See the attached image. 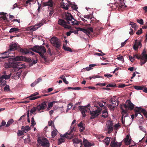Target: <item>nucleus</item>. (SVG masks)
I'll return each instance as SVG.
<instances>
[{
    "label": "nucleus",
    "instance_id": "2",
    "mask_svg": "<svg viewBox=\"0 0 147 147\" xmlns=\"http://www.w3.org/2000/svg\"><path fill=\"white\" fill-rule=\"evenodd\" d=\"M31 49L33 51L38 53L40 56L45 62L47 61V57L44 55V53L46 51V49L44 46H38L36 45Z\"/></svg>",
    "mask_w": 147,
    "mask_h": 147
},
{
    "label": "nucleus",
    "instance_id": "60",
    "mask_svg": "<svg viewBox=\"0 0 147 147\" xmlns=\"http://www.w3.org/2000/svg\"><path fill=\"white\" fill-rule=\"evenodd\" d=\"M36 124V123L35 121H34V119L33 117H32L31 118V125H32L33 126H34Z\"/></svg>",
    "mask_w": 147,
    "mask_h": 147
},
{
    "label": "nucleus",
    "instance_id": "13",
    "mask_svg": "<svg viewBox=\"0 0 147 147\" xmlns=\"http://www.w3.org/2000/svg\"><path fill=\"white\" fill-rule=\"evenodd\" d=\"M116 140L115 139L111 142L110 147H120L122 144V142H120L118 143L117 142H116Z\"/></svg>",
    "mask_w": 147,
    "mask_h": 147
},
{
    "label": "nucleus",
    "instance_id": "46",
    "mask_svg": "<svg viewBox=\"0 0 147 147\" xmlns=\"http://www.w3.org/2000/svg\"><path fill=\"white\" fill-rule=\"evenodd\" d=\"M57 131L53 130L51 132V136L52 138H54L57 134Z\"/></svg>",
    "mask_w": 147,
    "mask_h": 147
},
{
    "label": "nucleus",
    "instance_id": "45",
    "mask_svg": "<svg viewBox=\"0 0 147 147\" xmlns=\"http://www.w3.org/2000/svg\"><path fill=\"white\" fill-rule=\"evenodd\" d=\"M106 87L107 88H108V87H113V88H114V87H117V86H116V84L115 83H113V84L110 83V84L107 85L106 86Z\"/></svg>",
    "mask_w": 147,
    "mask_h": 147
},
{
    "label": "nucleus",
    "instance_id": "14",
    "mask_svg": "<svg viewBox=\"0 0 147 147\" xmlns=\"http://www.w3.org/2000/svg\"><path fill=\"white\" fill-rule=\"evenodd\" d=\"M39 93L37 92H36L32 94L30 96L28 97L27 98H29L30 100H33L37 98H40L42 97V96H35L38 95Z\"/></svg>",
    "mask_w": 147,
    "mask_h": 147
},
{
    "label": "nucleus",
    "instance_id": "25",
    "mask_svg": "<svg viewBox=\"0 0 147 147\" xmlns=\"http://www.w3.org/2000/svg\"><path fill=\"white\" fill-rule=\"evenodd\" d=\"M4 76L1 75H0V83L2 86H5L6 84V81H4Z\"/></svg>",
    "mask_w": 147,
    "mask_h": 147
},
{
    "label": "nucleus",
    "instance_id": "58",
    "mask_svg": "<svg viewBox=\"0 0 147 147\" xmlns=\"http://www.w3.org/2000/svg\"><path fill=\"white\" fill-rule=\"evenodd\" d=\"M87 30L88 32V33H87L88 34H90V32H93V29L91 27L88 28Z\"/></svg>",
    "mask_w": 147,
    "mask_h": 147
},
{
    "label": "nucleus",
    "instance_id": "38",
    "mask_svg": "<svg viewBox=\"0 0 147 147\" xmlns=\"http://www.w3.org/2000/svg\"><path fill=\"white\" fill-rule=\"evenodd\" d=\"M13 120L12 119H10L7 122V124L6 125V127H8L10 125L13 123Z\"/></svg>",
    "mask_w": 147,
    "mask_h": 147
},
{
    "label": "nucleus",
    "instance_id": "52",
    "mask_svg": "<svg viewBox=\"0 0 147 147\" xmlns=\"http://www.w3.org/2000/svg\"><path fill=\"white\" fill-rule=\"evenodd\" d=\"M73 106V104L71 103H69L67 107V109L66 110V112H67L68 111L72 108Z\"/></svg>",
    "mask_w": 147,
    "mask_h": 147
},
{
    "label": "nucleus",
    "instance_id": "36",
    "mask_svg": "<svg viewBox=\"0 0 147 147\" xmlns=\"http://www.w3.org/2000/svg\"><path fill=\"white\" fill-rule=\"evenodd\" d=\"M19 29L18 28H11L9 31V32L10 33H12L14 32H15V33H17V32L19 31Z\"/></svg>",
    "mask_w": 147,
    "mask_h": 147
},
{
    "label": "nucleus",
    "instance_id": "62",
    "mask_svg": "<svg viewBox=\"0 0 147 147\" xmlns=\"http://www.w3.org/2000/svg\"><path fill=\"white\" fill-rule=\"evenodd\" d=\"M4 66L5 67L7 68H10L11 67H12L10 66V65L9 63H5L4 64Z\"/></svg>",
    "mask_w": 147,
    "mask_h": 147
},
{
    "label": "nucleus",
    "instance_id": "54",
    "mask_svg": "<svg viewBox=\"0 0 147 147\" xmlns=\"http://www.w3.org/2000/svg\"><path fill=\"white\" fill-rule=\"evenodd\" d=\"M141 113H143L146 118H147V112L145 109H143Z\"/></svg>",
    "mask_w": 147,
    "mask_h": 147
},
{
    "label": "nucleus",
    "instance_id": "18",
    "mask_svg": "<svg viewBox=\"0 0 147 147\" xmlns=\"http://www.w3.org/2000/svg\"><path fill=\"white\" fill-rule=\"evenodd\" d=\"M72 141L74 144H79L80 147H81L82 145V141L81 140H79L78 138H75L73 139ZM75 147H78V146H75Z\"/></svg>",
    "mask_w": 147,
    "mask_h": 147
},
{
    "label": "nucleus",
    "instance_id": "33",
    "mask_svg": "<svg viewBox=\"0 0 147 147\" xmlns=\"http://www.w3.org/2000/svg\"><path fill=\"white\" fill-rule=\"evenodd\" d=\"M108 112L106 110H105L102 111V117H103L104 118H106L108 117Z\"/></svg>",
    "mask_w": 147,
    "mask_h": 147
},
{
    "label": "nucleus",
    "instance_id": "22",
    "mask_svg": "<svg viewBox=\"0 0 147 147\" xmlns=\"http://www.w3.org/2000/svg\"><path fill=\"white\" fill-rule=\"evenodd\" d=\"M53 3H54L52 0H49L48 2L43 3V5L45 6H49L51 7H53Z\"/></svg>",
    "mask_w": 147,
    "mask_h": 147
},
{
    "label": "nucleus",
    "instance_id": "31",
    "mask_svg": "<svg viewBox=\"0 0 147 147\" xmlns=\"http://www.w3.org/2000/svg\"><path fill=\"white\" fill-rule=\"evenodd\" d=\"M63 47L65 51H69L71 52H72L73 51L71 49L70 47H66V45H65V44H63Z\"/></svg>",
    "mask_w": 147,
    "mask_h": 147
},
{
    "label": "nucleus",
    "instance_id": "63",
    "mask_svg": "<svg viewBox=\"0 0 147 147\" xmlns=\"http://www.w3.org/2000/svg\"><path fill=\"white\" fill-rule=\"evenodd\" d=\"M142 33V30L141 28L140 29V30H138L136 32V34L138 35H140Z\"/></svg>",
    "mask_w": 147,
    "mask_h": 147
},
{
    "label": "nucleus",
    "instance_id": "1",
    "mask_svg": "<svg viewBox=\"0 0 147 147\" xmlns=\"http://www.w3.org/2000/svg\"><path fill=\"white\" fill-rule=\"evenodd\" d=\"M64 18L66 20L67 22H66L64 20L59 19L58 21V24L65 28H71V26H70L67 25V24H71V21H73L72 20L74 21H75L76 20L74 18L72 15L69 13H65Z\"/></svg>",
    "mask_w": 147,
    "mask_h": 147
},
{
    "label": "nucleus",
    "instance_id": "53",
    "mask_svg": "<svg viewBox=\"0 0 147 147\" xmlns=\"http://www.w3.org/2000/svg\"><path fill=\"white\" fill-rule=\"evenodd\" d=\"M70 5L71 8L74 10H76L78 8L77 5H72L71 3H70Z\"/></svg>",
    "mask_w": 147,
    "mask_h": 147
},
{
    "label": "nucleus",
    "instance_id": "23",
    "mask_svg": "<svg viewBox=\"0 0 147 147\" xmlns=\"http://www.w3.org/2000/svg\"><path fill=\"white\" fill-rule=\"evenodd\" d=\"M78 127L81 128L80 130V131L81 132L85 130V124H84L82 121L79 124H78Z\"/></svg>",
    "mask_w": 147,
    "mask_h": 147
},
{
    "label": "nucleus",
    "instance_id": "48",
    "mask_svg": "<svg viewBox=\"0 0 147 147\" xmlns=\"http://www.w3.org/2000/svg\"><path fill=\"white\" fill-rule=\"evenodd\" d=\"M129 25H131V27L134 29H136V27L137 26L136 24L133 22H130Z\"/></svg>",
    "mask_w": 147,
    "mask_h": 147
},
{
    "label": "nucleus",
    "instance_id": "64",
    "mask_svg": "<svg viewBox=\"0 0 147 147\" xmlns=\"http://www.w3.org/2000/svg\"><path fill=\"white\" fill-rule=\"evenodd\" d=\"M43 25V24L41 22H39L37 23L36 25L39 28Z\"/></svg>",
    "mask_w": 147,
    "mask_h": 147
},
{
    "label": "nucleus",
    "instance_id": "51",
    "mask_svg": "<svg viewBox=\"0 0 147 147\" xmlns=\"http://www.w3.org/2000/svg\"><path fill=\"white\" fill-rule=\"evenodd\" d=\"M75 21H76V22H75L74 21H71V24H72L73 25H78L80 22L77 21L76 20Z\"/></svg>",
    "mask_w": 147,
    "mask_h": 147
},
{
    "label": "nucleus",
    "instance_id": "5",
    "mask_svg": "<svg viewBox=\"0 0 147 147\" xmlns=\"http://www.w3.org/2000/svg\"><path fill=\"white\" fill-rule=\"evenodd\" d=\"M76 129L74 127H72L70 131H68L63 135V137L69 139H71L75 136L74 133Z\"/></svg>",
    "mask_w": 147,
    "mask_h": 147
},
{
    "label": "nucleus",
    "instance_id": "47",
    "mask_svg": "<svg viewBox=\"0 0 147 147\" xmlns=\"http://www.w3.org/2000/svg\"><path fill=\"white\" fill-rule=\"evenodd\" d=\"M84 17L85 18H87L88 19H89L91 20L92 18V15L90 14V15H84Z\"/></svg>",
    "mask_w": 147,
    "mask_h": 147
},
{
    "label": "nucleus",
    "instance_id": "15",
    "mask_svg": "<svg viewBox=\"0 0 147 147\" xmlns=\"http://www.w3.org/2000/svg\"><path fill=\"white\" fill-rule=\"evenodd\" d=\"M130 137V135H127L125 138L123 140L124 143L126 145H128L131 144V139Z\"/></svg>",
    "mask_w": 147,
    "mask_h": 147
},
{
    "label": "nucleus",
    "instance_id": "57",
    "mask_svg": "<svg viewBox=\"0 0 147 147\" xmlns=\"http://www.w3.org/2000/svg\"><path fill=\"white\" fill-rule=\"evenodd\" d=\"M128 85H125L123 84H118V86H117V87H118L119 88H123L126 86H128Z\"/></svg>",
    "mask_w": 147,
    "mask_h": 147
},
{
    "label": "nucleus",
    "instance_id": "44",
    "mask_svg": "<svg viewBox=\"0 0 147 147\" xmlns=\"http://www.w3.org/2000/svg\"><path fill=\"white\" fill-rule=\"evenodd\" d=\"M76 28L78 29L79 30L82 31L84 33H87L88 32V31H87V29H84V28H82L80 27Z\"/></svg>",
    "mask_w": 147,
    "mask_h": 147
},
{
    "label": "nucleus",
    "instance_id": "9",
    "mask_svg": "<svg viewBox=\"0 0 147 147\" xmlns=\"http://www.w3.org/2000/svg\"><path fill=\"white\" fill-rule=\"evenodd\" d=\"M18 49L16 44L15 43H12L9 46V48L4 52V54L9 52L14 51L15 50Z\"/></svg>",
    "mask_w": 147,
    "mask_h": 147
},
{
    "label": "nucleus",
    "instance_id": "8",
    "mask_svg": "<svg viewBox=\"0 0 147 147\" xmlns=\"http://www.w3.org/2000/svg\"><path fill=\"white\" fill-rule=\"evenodd\" d=\"M126 103V104L124 105V107L126 109L128 108L129 110H131L134 108V105L131 102L130 100H127Z\"/></svg>",
    "mask_w": 147,
    "mask_h": 147
},
{
    "label": "nucleus",
    "instance_id": "6",
    "mask_svg": "<svg viewBox=\"0 0 147 147\" xmlns=\"http://www.w3.org/2000/svg\"><path fill=\"white\" fill-rule=\"evenodd\" d=\"M101 108H98L97 110L92 111H90V114L91 117H90V119H94L97 117L99 114L100 112L102 110Z\"/></svg>",
    "mask_w": 147,
    "mask_h": 147
},
{
    "label": "nucleus",
    "instance_id": "59",
    "mask_svg": "<svg viewBox=\"0 0 147 147\" xmlns=\"http://www.w3.org/2000/svg\"><path fill=\"white\" fill-rule=\"evenodd\" d=\"M63 137H61L60 139H59V144H60L62 142H64L65 139L64 138V137L63 136Z\"/></svg>",
    "mask_w": 147,
    "mask_h": 147
},
{
    "label": "nucleus",
    "instance_id": "27",
    "mask_svg": "<svg viewBox=\"0 0 147 147\" xmlns=\"http://www.w3.org/2000/svg\"><path fill=\"white\" fill-rule=\"evenodd\" d=\"M19 50L24 54H26L29 53V51L26 49L19 48Z\"/></svg>",
    "mask_w": 147,
    "mask_h": 147
},
{
    "label": "nucleus",
    "instance_id": "37",
    "mask_svg": "<svg viewBox=\"0 0 147 147\" xmlns=\"http://www.w3.org/2000/svg\"><path fill=\"white\" fill-rule=\"evenodd\" d=\"M146 51L145 49H144L141 54V57H142V59H143L144 58H146V57H147V54H146Z\"/></svg>",
    "mask_w": 147,
    "mask_h": 147
},
{
    "label": "nucleus",
    "instance_id": "12",
    "mask_svg": "<svg viewBox=\"0 0 147 147\" xmlns=\"http://www.w3.org/2000/svg\"><path fill=\"white\" fill-rule=\"evenodd\" d=\"M24 65L21 64V63H17V62L16 64H15V66L12 70V71L13 70L15 71H18L20 69H22L24 66Z\"/></svg>",
    "mask_w": 147,
    "mask_h": 147
},
{
    "label": "nucleus",
    "instance_id": "41",
    "mask_svg": "<svg viewBox=\"0 0 147 147\" xmlns=\"http://www.w3.org/2000/svg\"><path fill=\"white\" fill-rule=\"evenodd\" d=\"M56 102V101H54L53 102H49L48 105V108L47 109H48L49 108L52 107L53 106V104H55Z\"/></svg>",
    "mask_w": 147,
    "mask_h": 147
},
{
    "label": "nucleus",
    "instance_id": "42",
    "mask_svg": "<svg viewBox=\"0 0 147 147\" xmlns=\"http://www.w3.org/2000/svg\"><path fill=\"white\" fill-rule=\"evenodd\" d=\"M124 104H122L120 105V109L122 111L121 113H124L125 114H126L127 111L124 110L123 108V106H124Z\"/></svg>",
    "mask_w": 147,
    "mask_h": 147
},
{
    "label": "nucleus",
    "instance_id": "24",
    "mask_svg": "<svg viewBox=\"0 0 147 147\" xmlns=\"http://www.w3.org/2000/svg\"><path fill=\"white\" fill-rule=\"evenodd\" d=\"M12 71L15 72L14 74H13V76H14L16 78H19L21 72V70H20L18 72V71H15L14 70Z\"/></svg>",
    "mask_w": 147,
    "mask_h": 147
},
{
    "label": "nucleus",
    "instance_id": "50",
    "mask_svg": "<svg viewBox=\"0 0 147 147\" xmlns=\"http://www.w3.org/2000/svg\"><path fill=\"white\" fill-rule=\"evenodd\" d=\"M135 89L138 90H142L143 89L144 87L141 86H134Z\"/></svg>",
    "mask_w": 147,
    "mask_h": 147
},
{
    "label": "nucleus",
    "instance_id": "21",
    "mask_svg": "<svg viewBox=\"0 0 147 147\" xmlns=\"http://www.w3.org/2000/svg\"><path fill=\"white\" fill-rule=\"evenodd\" d=\"M83 144L85 147H90L92 146V144L84 138H83Z\"/></svg>",
    "mask_w": 147,
    "mask_h": 147
},
{
    "label": "nucleus",
    "instance_id": "20",
    "mask_svg": "<svg viewBox=\"0 0 147 147\" xmlns=\"http://www.w3.org/2000/svg\"><path fill=\"white\" fill-rule=\"evenodd\" d=\"M113 123L112 122H110L108 125V133L109 134L111 133L113 130Z\"/></svg>",
    "mask_w": 147,
    "mask_h": 147
},
{
    "label": "nucleus",
    "instance_id": "4",
    "mask_svg": "<svg viewBox=\"0 0 147 147\" xmlns=\"http://www.w3.org/2000/svg\"><path fill=\"white\" fill-rule=\"evenodd\" d=\"M50 40L53 46L58 49L61 46V42L60 40L57 37L54 36L52 37Z\"/></svg>",
    "mask_w": 147,
    "mask_h": 147
},
{
    "label": "nucleus",
    "instance_id": "3",
    "mask_svg": "<svg viewBox=\"0 0 147 147\" xmlns=\"http://www.w3.org/2000/svg\"><path fill=\"white\" fill-rule=\"evenodd\" d=\"M47 101H45L42 102L41 104L37 105L36 107H33L30 110V112L31 114L35 112L37 110L38 113H41L42 111L45 109L47 107Z\"/></svg>",
    "mask_w": 147,
    "mask_h": 147
},
{
    "label": "nucleus",
    "instance_id": "17",
    "mask_svg": "<svg viewBox=\"0 0 147 147\" xmlns=\"http://www.w3.org/2000/svg\"><path fill=\"white\" fill-rule=\"evenodd\" d=\"M17 62L13 59V58H10L9 59L8 63L10 65V66L13 68Z\"/></svg>",
    "mask_w": 147,
    "mask_h": 147
},
{
    "label": "nucleus",
    "instance_id": "26",
    "mask_svg": "<svg viewBox=\"0 0 147 147\" xmlns=\"http://www.w3.org/2000/svg\"><path fill=\"white\" fill-rule=\"evenodd\" d=\"M21 129L24 132L26 133L27 131L30 130V128L28 125H26V126H22V127Z\"/></svg>",
    "mask_w": 147,
    "mask_h": 147
},
{
    "label": "nucleus",
    "instance_id": "34",
    "mask_svg": "<svg viewBox=\"0 0 147 147\" xmlns=\"http://www.w3.org/2000/svg\"><path fill=\"white\" fill-rule=\"evenodd\" d=\"M142 57H141V59H140V65H142L145 63L147 61V57H146V58H144L143 59H142Z\"/></svg>",
    "mask_w": 147,
    "mask_h": 147
},
{
    "label": "nucleus",
    "instance_id": "55",
    "mask_svg": "<svg viewBox=\"0 0 147 147\" xmlns=\"http://www.w3.org/2000/svg\"><path fill=\"white\" fill-rule=\"evenodd\" d=\"M106 103V102H104L103 101H101L99 102L98 103V105L99 106L102 107H104V105Z\"/></svg>",
    "mask_w": 147,
    "mask_h": 147
},
{
    "label": "nucleus",
    "instance_id": "40",
    "mask_svg": "<svg viewBox=\"0 0 147 147\" xmlns=\"http://www.w3.org/2000/svg\"><path fill=\"white\" fill-rule=\"evenodd\" d=\"M108 107L109 109L111 111H113L116 106H113L111 104H109L108 105Z\"/></svg>",
    "mask_w": 147,
    "mask_h": 147
},
{
    "label": "nucleus",
    "instance_id": "7",
    "mask_svg": "<svg viewBox=\"0 0 147 147\" xmlns=\"http://www.w3.org/2000/svg\"><path fill=\"white\" fill-rule=\"evenodd\" d=\"M90 107V104H89L88 105L85 107H83L82 106H79L80 107L79 109L80 111L81 112L82 114V115L83 117H85L86 116V115L85 114L86 112H87L88 111V110L86 109L85 107H86L88 108V109L90 110V108H88V107Z\"/></svg>",
    "mask_w": 147,
    "mask_h": 147
},
{
    "label": "nucleus",
    "instance_id": "29",
    "mask_svg": "<svg viewBox=\"0 0 147 147\" xmlns=\"http://www.w3.org/2000/svg\"><path fill=\"white\" fill-rule=\"evenodd\" d=\"M42 79L41 78H39L38 79L36 80H35L34 82L32 83L31 84V86L32 87L34 86L36 84L39 83L41 81Z\"/></svg>",
    "mask_w": 147,
    "mask_h": 147
},
{
    "label": "nucleus",
    "instance_id": "35",
    "mask_svg": "<svg viewBox=\"0 0 147 147\" xmlns=\"http://www.w3.org/2000/svg\"><path fill=\"white\" fill-rule=\"evenodd\" d=\"M31 142V140L29 135L27 136V138L24 140V142L25 144H29Z\"/></svg>",
    "mask_w": 147,
    "mask_h": 147
},
{
    "label": "nucleus",
    "instance_id": "43",
    "mask_svg": "<svg viewBox=\"0 0 147 147\" xmlns=\"http://www.w3.org/2000/svg\"><path fill=\"white\" fill-rule=\"evenodd\" d=\"M110 138L109 137H107L105 140V142L106 144V145H109L110 142Z\"/></svg>",
    "mask_w": 147,
    "mask_h": 147
},
{
    "label": "nucleus",
    "instance_id": "10",
    "mask_svg": "<svg viewBox=\"0 0 147 147\" xmlns=\"http://www.w3.org/2000/svg\"><path fill=\"white\" fill-rule=\"evenodd\" d=\"M40 144L43 147H49L50 143L49 141L46 138L42 140H40L39 142Z\"/></svg>",
    "mask_w": 147,
    "mask_h": 147
},
{
    "label": "nucleus",
    "instance_id": "11",
    "mask_svg": "<svg viewBox=\"0 0 147 147\" xmlns=\"http://www.w3.org/2000/svg\"><path fill=\"white\" fill-rule=\"evenodd\" d=\"M4 52L1 54V58L2 59H5L9 57H13L14 56V51L9 52L4 54Z\"/></svg>",
    "mask_w": 147,
    "mask_h": 147
},
{
    "label": "nucleus",
    "instance_id": "30",
    "mask_svg": "<svg viewBox=\"0 0 147 147\" xmlns=\"http://www.w3.org/2000/svg\"><path fill=\"white\" fill-rule=\"evenodd\" d=\"M109 100L111 102V103H112L113 104L116 105V102H117V106H118L119 105V101L117 100L116 102V100L115 99L113 98H111Z\"/></svg>",
    "mask_w": 147,
    "mask_h": 147
},
{
    "label": "nucleus",
    "instance_id": "56",
    "mask_svg": "<svg viewBox=\"0 0 147 147\" xmlns=\"http://www.w3.org/2000/svg\"><path fill=\"white\" fill-rule=\"evenodd\" d=\"M5 86L4 88V90L5 91H7L10 90L9 86L7 85H5Z\"/></svg>",
    "mask_w": 147,
    "mask_h": 147
},
{
    "label": "nucleus",
    "instance_id": "19",
    "mask_svg": "<svg viewBox=\"0 0 147 147\" xmlns=\"http://www.w3.org/2000/svg\"><path fill=\"white\" fill-rule=\"evenodd\" d=\"M67 3H65L63 2L61 5L62 7L66 10H68V9L69 7L70 4V3L68 2L67 1Z\"/></svg>",
    "mask_w": 147,
    "mask_h": 147
},
{
    "label": "nucleus",
    "instance_id": "61",
    "mask_svg": "<svg viewBox=\"0 0 147 147\" xmlns=\"http://www.w3.org/2000/svg\"><path fill=\"white\" fill-rule=\"evenodd\" d=\"M137 22L141 25H143L144 23L142 19L140 20L138 19L137 20Z\"/></svg>",
    "mask_w": 147,
    "mask_h": 147
},
{
    "label": "nucleus",
    "instance_id": "32",
    "mask_svg": "<svg viewBox=\"0 0 147 147\" xmlns=\"http://www.w3.org/2000/svg\"><path fill=\"white\" fill-rule=\"evenodd\" d=\"M142 109H143L141 107H136L135 108L134 111L136 113H138V114L141 115V113Z\"/></svg>",
    "mask_w": 147,
    "mask_h": 147
},
{
    "label": "nucleus",
    "instance_id": "39",
    "mask_svg": "<svg viewBox=\"0 0 147 147\" xmlns=\"http://www.w3.org/2000/svg\"><path fill=\"white\" fill-rule=\"evenodd\" d=\"M5 72L4 74L3 75H2L4 76L5 80L9 79L10 78V77L11 76V73L10 74L8 75L5 74Z\"/></svg>",
    "mask_w": 147,
    "mask_h": 147
},
{
    "label": "nucleus",
    "instance_id": "28",
    "mask_svg": "<svg viewBox=\"0 0 147 147\" xmlns=\"http://www.w3.org/2000/svg\"><path fill=\"white\" fill-rule=\"evenodd\" d=\"M26 58L25 57H23L22 56H17L16 57H15L13 58V59L15 60L17 62V61H23L24 59H25Z\"/></svg>",
    "mask_w": 147,
    "mask_h": 147
},
{
    "label": "nucleus",
    "instance_id": "49",
    "mask_svg": "<svg viewBox=\"0 0 147 147\" xmlns=\"http://www.w3.org/2000/svg\"><path fill=\"white\" fill-rule=\"evenodd\" d=\"M18 133H17V135L18 136H20L22 135H24V132L22 130H18Z\"/></svg>",
    "mask_w": 147,
    "mask_h": 147
},
{
    "label": "nucleus",
    "instance_id": "16",
    "mask_svg": "<svg viewBox=\"0 0 147 147\" xmlns=\"http://www.w3.org/2000/svg\"><path fill=\"white\" fill-rule=\"evenodd\" d=\"M142 46L141 43L140 41H138L137 40H135V44L133 46L134 49L136 51L138 50L140 47V48Z\"/></svg>",
    "mask_w": 147,
    "mask_h": 147
}]
</instances>
